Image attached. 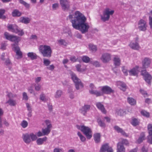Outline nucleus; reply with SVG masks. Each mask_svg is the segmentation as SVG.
Here are the masks:
<instances>
[{
	"label": "nucleus",
	"instance_id": "f257e3e1",
	"mask_svg": "<svg viewBox=\"0 0 152 152\" xmlns=\"http://www.w3.org/2000/svg\"><path fill=\"white\" fill-rule=\"evenodd\" d=\"M71 22L72 27L80 31L82 33L88 32L89 26L86 23V18L79 11L75 12L74 15L70 14L68 17Z\"/></svg>",
	"mask_w": 152,
	"mask_h": 152
},
{
	"label": "nucleus",
	"instance_id": "f03ea898",
	"mask_svg": "<svg viewBox=\"0 0 152 152\" xmlns=\"http://www.w3.org/2000/svg\"><path fill=\"white\" fill-rule=\"evenodd\" d=\"M114 13V10L109 7L106 8L103 10L102 14L100 15L101 19L105 22L109 20L110 16H112Z\"/></svg>",
	"mask_w": 152,
	"mask_h": 152
},
{
	"label": "nucleus",
	"instance_id": "7ed1b4c3",
	"mask_svg": "<svg viewBox=\"0 0 152 152\" xmlns=\"http://www.w3.org/2000/svg\"><path fill=\"white\" fill-rule=\"evenodd\" d=\"M39 50L43 57L49 58L51 56L52 50L49 46L45 45H40Z\"/></svg>",
	"mask_w": 152,
	"mask_h": 152
},
{
	"label": "nucleus",
	"instance_id": "20e7f679",
	"mask_svg": "<svg viewBox=\"0 0 152 152\" xmlns=\"http://www.w3.org/2000/svg\"><path fill=\"white\" fill-rule=\"evenodd\" d=\"M70 74L71 78L75 83V87L77 90H80L83 87V83L78 78L76 75L73 72H71Z\"/></svg>",
	"mask_w": 152,
	"mask_h": 152
},
{
	"label": "nucleus",
	"instance_id": "39448f33",
	"mask_svg": "<svg viewBox=\"0 0 152 152\" xmlns=\"http://www.w3.org/2000/svg\"><path fill=\"white\" fill-rule=\"evenodd\" d=\"M77 128L80 130L83 134L86 136L87 138L90 139L92 137V131L91 129L88 127L84 125L76 126Z\"/></svg>",
	"mask_w": 152,
	"mask_h": 152
},
{
	"label": "nucleus",
	"instance_id": "423d86ee",
	"mask_svg": "<svg viewBox=\"0 0 152 152\" xmlns=\"http://www.w3.org/2000/svg\"><path fill=\"white\" fill-rule=\"evenodd\" d=\"M7 28L9 30L11 31L12 32L17 34L19 36H22L24 34L23 30L20 29L15 25H9L7 26Z\"/></svg>",
	"mask_w": 152,
	"mask_h": 152
},
{
	"label": "nucleus",
	"instance_id": "0eeeda50",
	"mask_svg": "<svg viewBox=\"0 0 152 152\" xmlns=\"http://www.w3.org/2000/svg\"><path fill=\"white\" fill-rule=\"evenodd\" d=\"M4 36L6 39L12 42H14L15 43H18L20 40V37L16 36L10 35L7 32L4 33Z\"/></svg>",
	"mask_w": 152,
	"mask_h": 152
},
{
	"label": "nucleus",
	"instance_id": "6e6552de",
	"mask_svg": "<svg viewBox=\"0 0 152 152\" xmlns=\"http://www.w3.org/2000/svg\"><path fill=\"white\" fill-rule=\"evenodd\" d=\"M62 9L64 11H68L70 8V2L69 0H60Z\"/></svg>",
	"mask_w": 152,
	"mask_h": 152
},
{
	"label": "nucleus",
	"instance_id": "1a4fd4ad",
	"mask_svg": "<svg viewBox=\"0 0 152 152\" xmlns=\"http://www.w3.org/2000/svg\"><path fill=\"white\" fill-rule=\"evenodd\" d=\"M141 74L143 76L144 79L148 84H150L151 80L152 79L151 75L146 71L145 69L141 71Z\"/></svg>",
	"mask_w": 152,
	"mask_h": 152
},
{
	"label": "nucleus",
	"instance_id": "9d476101",
	"mask_svg": "<svg viewBox=\"0 0 152 152\" xmlns=\"http://www.w3.org/2000/svg\"><path fill=\"white\" fill-rule=\"evenodd\" d=\"M138 28L142 31H145L147 29V25L146 22L142 19L140 20L138 23Z\"/></svg>",
	"mask_w": 152,
	"mask_h": 152
},
{
	"label": "nucleus",
	"instance_id": "9b49d317",
	"mask_svg": "<svg viewBox=\"0 0 152 152\" xmlns=\"http://www.w3.org/2000/svg\"><path fill=\"white\" fill-rule=\"evenodd\" d=\"M111 54L107 53L102 54L100 58L101 60L104 63H106L109 62L111 60Z\"/></svg>",
	"mask_w": 152,
	"mask_h": 152
},
{
	"label": "nucleus",
	"instance_id": "f8f14e48",
	"mask_svg": "<svg viewBox=\"0 0 152 152\" xmlns=\"http://www.w3.org/2000/svg\"><path fill=\"white\" fill-rule=\"evenodd\" d=\"M139 38L136 37L135 38V41H132L129 45L131 48L135 50H138L140 48L138 42Z\"/></svg>",
	"mask_w": 152,
	"mask_h": 152
},
{
	"label": "nucleus",
	"instance_id": "ddd939ff",
	"mask_svg": "<svg viewBox=\"0 0 152 152\" xmlns=\"http://www.w3.org/2000/svg\"><path fill=\"white\" fill-rule=\"evenodd\" d=\"M89 87L91 88V89L89 91L90 94L95 95L96 96H100L102 94L101 91L94 90L96 88V87L93 84L91 83L90 84Z\"/></svg>",
	"mask_w": 152,
	"mask_h": 152
},
{
	"label": "nucleus",
	"instance_id": "4468645a",
	"mask_svg": "<svg viewBox=\"0 0 152 152\" xmlns=\"http://www.w3.org/2000/svg\"><path fill=\"white\" fill-rule=\"evenodd\" d=\"M101 90L102 91L101 93H102V94L100 96L103 95L104 94H110L111 93L114 92V90L108 86H103L101 89Z\"/></svg>",
	"mask_w": 152,
	"mask_h": 152
},
{
	"label": "nucleus",
	"instance_id": "2eb2a0df",
	"mask_svg": "<svg viewBox=\"0 0 152 152\" xmlns=\"http://www.w3.org/2000/svg\"><path fill=\"white\" fill-rule=\"evenodd\" d=\"M151 59L149 58H144L142 61V68L145 69L148 68L151 63Z\"/></svg>",
	"mask_w": 152,
	"mask_h": 152
},
{
	"label": "nucleus",
	"instance_id": "dca6fc26",
	"mask_svg": "<svg viewBox=\"0 0 152 152\" xmlns=\"http://www.w3.org/2000/svg\"><path fill=\"white\" fill-rule=\"evenodd\" d=\"M13 50L16 53L17 56L16 58L17 59L21 58L22 57V53L20 51L19 47L18 46H15L14 45L13 47Z\"/></svg>",
	"mask_w": 152,
	"mask_h": 152
},
{
	"label": "nucleus",
	"instance_id": "f3484780",
	"mask_svg": "<svg viewBox=\"0 0 152 152\" xmlns=\"http://www.w3.org/2000/svg\"><path fill=\"white\" fill-rule=\"evenodd\" d=\"M113 152V150L111 147H110L108 144L102 145L100 149V152Z\"/></svg>",
	"mask_w": 152,
	"mask_h": 152
},
{
	"label": "nucleus",
	"instance_id": "a211bd4d",
	"mask_svg": "<svg viewBox=\"0 0 152 152\" xmlns=\"http://www.w3.org/2000/svg\"><path fill=\"white\" fill-rule=\"evenodd\" d=\"M139 68V66H136L135 67L130 69L129 71V75L133 76L137 75L138 73V69Z\"/></svg>",
	"mask_w": 152,
	"mask_h": 152
},
{
	"label": "nucleus",
	"instance_id": "6ab92c4d",
	"mask_svg": "<svg viewBox=\"0 0 152 152\" xmlns=\"http://www.w3.org/2000/svg\"><path fill=\"white\" fill-rule=\"evenodd\" d=\"M22 138L23 141L27 144H29L31 142L30 134H23L22 135Z\"/></svg>",
	"mask_w": 152,
	"mask_h": 152
},
{
	"label": "nucleus",
	"instance_id": "aec40b11",
	"mask_svg": "<svg viewBox=\"0 0 152 152\" xmlns=\"http://www.w3.org/2000/svg\"><path fill=\"white\" fill-rule=\"evenodd\" d=\"M90 108V106L89 105H85L80 109V111L81 113L85 115Z\"/></svg>",
	"mask_w": 152,
	"mask_h": 152
},
{
	"label": "nucleus",
	"instance_id": "412c9836",
	"mask_svg": "<svg viewBox=\"0 0 152 152\" xmlns=\"http://www.w3.org/2000/svg\"><path fill=\"white\" fill-rule=\"evenodd\" d=\"M97 107L104 113H106V110L104 105L100 102H97L96 104Z\"/></svg>",
	"mask_w": 152,
	"mask_h": 152
},
{
	"label": "nucleus",
	"instance_id": "4be33fe9",
	"mask_svg": "<svg viewBox=\"0 0 152 152\" xmlns=\"http://www.w3.org/2000/svg\"><path fill=\"white\" fill-rule=\"evenodd\" d=\"M125 149L123 145L119 142L117 144V152H125Z\"/></svg>",
	"mask_w": 152,
	"mask_h": 152
},
{
	"label": "nucleus",
	"instance_id": "5701e85b",
	"mask_svg": "<svg viewBox=\"0 0 152 152\" xmlns=\"http://www.w3.org/2000/svg\"><path fill=\"white\" fill-rule=\"evenodd\" d=\"M114 64L116 66H119L120 64L121 60L117 56H115L113 58Z\"/></svg>",
	"mask_w": 152,
	"mask_h": 152
},
{
	"label": "nucleus",
	"instance_id": "b1692460",
	"mask_svg": "<svg viewBox=\"0 0 152 152\" xmlns=\"http://www.w3.org/2000/svg\"><path fill=\"white\" fill-rule=\"evenodd\" d=\"M145 133L142 132L140 134V136L137 140V142L138 143H140L142 142L143 140H145Z\"/></svg>",
	"mask_w": 152,
	"mask_h": 152
},
{
	"label": "nucleus",
	"instance_id": "393cba45",
	"mask_svg": "<svg viewBox=\"0 0 152 152\" xmlns=\"http://www.w3.org/2000/svg\"><path fill=\"white\" fill-rule=\"evenodd\" d=\"M27 55L28 57L30 58L32 60H34L37 58V55L36 53L33 52H29L27 53Z\"/></svg>",
	"mask_w": 152,
	"mask_h": 152
},
{
	"label": "nucleus",
	"instance_id": "a878e982",
	"mask_svg": "<svg viewBox=\"0 0 152 152\" xmlns=\"http://www.w3.org/2000/svg\"><path fill=\"white\" fill-rule=\"evenodd\" d=\"M30 19L28 18H24V17H21L19 20L20 22L23 23L25 24H28L29 23L30 21Z\"/></svg>",
	"mask_w": 152,
	"mask_h": 152
},
{
	"label": "nucleus",
	"instance_id": "bb28decb",
	"mask_svg": "<svg viewBox=\"0 0 152 152\" xmlns=\"http://www.w3.org/2000/svg\"><path fill=\"white\" fill-rule=\"evenodd\" d=\"M62 91L60 90L56 91L54 95V97L56 99H59L60 98L63 94Z\"/></svg>",
	"mask_w": 152,
	"mask_h": 152
},
{
	"label": "nucleus",
	"instance_id": "cd10ccee",
	"mask_svg": "<svg viewBox=\"0 0 152 152\" xmlns=\"http://www.w3.org/2000/svg\"><path fill=\"white\" fill-rule=\"evenodd\" d=\"M94 140L96 143H97L100 142L101 137L100 133H96L94 134Z\"/></svg>",
	"mask_w": 152,
	"mask_h": 152
},
{
	"label": "nucleus",
	"instance_id": "c85d7f7f",
	"mask_svg": "<svg viewBox=\"0 0 152 152\" xmlns=\"http://www.w3.org/2000/svg\"><path fill=\"white\" fill-rule=\"evenodd\" d=\"M115 111V114L118 115L123 116L125 114V111L123 109H117Z\"/></svg>",
	"mask_w": 152,
	"mask_h": 152
},
{
	"label": "nucleus",
	"instance_id": "c756f323",
	"mask_svg": "<svg viewBox=\"0 0 152 152\" xmlns=\"http://www.w3.org/2000/svg\"><path fill=\"white\" fill-rule=\"evenodd\" d=\"M6 103H8L10 105L12 106H15L17 104L15 100L10 98L6 102Z\"/></svg>",
	"mask_w": 152,
	"mask_h": 152
},
{
	"label": "nucleus",
	"instance_id": "7c9ffc66",
	"mask_svg": "<svg viewBox=\"0 0 152 152\" xmlns=\"http://www.w3.org/2000/svg\"><path fill=\"white\" fill-rule=\"evenodd\" d=\"M47 139L46 137H45L43 138H39L37 140V144L39 145H41L43 144L44 141H45Z\"/></svg>",
	"mask_w": 152,
	"mask_h": 152
},
{
	"label": "nucleus",
	"instance_id": "2f4dec72",
	"mask_svg": "<svg viewBox=\"0 0 152 152\" xmlns=\"http://www.w3.org/2000/svg\"><path fill=\"white\" fill-rule=\"evenodd\" d=\"M51 128L46 127L45 129H42V132L43 133L44 135H48L50 132Z\"/></svg>",
	"mask_w": 152,
	"mask_h": 152
},
{
	"label": "nucleus",
	"instance_id": "473e14b6",
	"mask_svg": "<svg viewBox=\"0 0 152 152\" xmlns=\"http://www.w3.org/2000/svg\"><path fill=\"white\" fill-rule=\"evenodd\" d=\"M21 13L17 10H15L12 12V15L13 17H19L21 15Z\"/></svg>",
	"mask_w": 152,
	"mask_h": 152
},
{
	"label": "nucleus",
	"instance_id": "72a5a7b5",
	"mask_svg": "<svg viewBox=\"0 0 152 152\" xmlns=\"http://www.w3.org/2000/svg\"><path fill=\"white\" fill-rule=\"evenodd\" d=\"M76 67L77 71L81 72H82L85 71L86 69L85 68H81V65L80 64H78L76 65Z\"/></svg>",
	"mask_w": 152,
	"mask_h": 152
},
{
	"label": "nucleus",
	"instance_id": "f704fd0d",
	"mask_svg": "<svg viewBox=\"0 0 152 152\" xmlns=\"http://www.w3.org/2000/svg\"><path fill=\"white\" fill-rule=\"evenodd\" d=\"M127 101L128 103L131 105H135L136 104V100L132 98H128Z\"/></svg>",
	"mask_w": 152,
	"mask_h": 152
},
{
	"label": "nucleus",
	"instance_id": "c9c22d12",
	"mask_svg": "<svg viewBox=\"0 0 152 152\" xmlns=\"http://www.w3.org/2000/svg\"><path fill=\"white\" fill-rule=\"evenodd\" d=\"M39 99L40 100L44 102H46L48 100V99L46 97L45 95L43 93L40 95Z\"/></svg>",
	"mask_w": 152,
	"mask_h": 152
},
{
	"label": "nucleus",
	"instance_id": "e433bc0d",
	"mask_svg": "<svg viewBox=\"0 0 152 152\" xmlns=\"http://www.w3.org/2000/svg\"><path fill=\"white\" fill-rule=\"evenodd\" d=\"M131 124L133 126H136L139 125V121L137 118H134L132 119Z\"/></svg>",
	"mask_w": 152,
	"mask_h": 152
},
{
	"label": "nucleus",
	"instance_id": "4c0bfd02",
	"mask_svg": "<svg viewBox=\"0 0 152 152\" xmlns=\"http://www.w3.org/2000/svg\"><path fill=\"white\" fill-rule=\"evenodd\" d=\"M19 2L22 4L27 9H29L30 7V5L24 1L23 0H19Z\"/></svg>",
	"mask_w": 152,
	"mask_h": 152
},
{
	"label": "nucleus",
	"instance_id": "58836bf2",
	"mask_svg": "<svg viewBox=\"0 0 152 152\" xmlns=\"http://www.w3.org/2000/svg\"><path fill=\"white\" fill-rule=\"evenodd\" d=\"M19 2L22 4L27 9H29L30 7V5L24 1L23 0H19Z\"/></svg>",
	"mask_w": 152,
	"mask_h": 152
},
{
	"label": "nucleus",
	"instance_id": "ea45409f",
	"mask_svg": "<svg viewBox=\"0 0 152 152\" xmlns=\"http://www.w3.org/2000/svg\"><path fill=\"white\" fill-rule=\"evenodd\" d=\"M19 2L22 4L27 9H29L30 7V5L24 1L23 0H19Z\"/></svg>",
	"mask_w": 152,
	"mask_h": 152
},
{
	"label": "nucleus",
	"instance_id": "a19ab883",
	"mask_svg": "<svg viewBox=\"0 0 152 152\" xmlns=\"http://www.w3.org/2000/svg\"><path fill=\"white\" fill-rule=\"evenodd\" d=\"M77 135L79 137L80 140L82 142H84L86 140V138L80 132H78L77 133Z\"/></svg>",
	"mask_w": 152,
	"mask_h": 152
},
{
	"label": "nucleus",
	"instance_id": "79ce46f5",
	"mask_svg": "<svg viewBox=\"0 0 152 152\" xmlns=\"http://www.w3.org/2000/svg\"><path fill=\"white\" fill-rule=\"evenodd\" d=\"M58 43L61 45H64L66 46L67 44V42L66 41L63 39H60L57 40Z\"/></svg>",
	"mask_w": 152,
	"mask_h": 152
},
{
	"label": "nucleus",
	"instance_id": "37998d69",
	"mask_svg": "<svg viewBox=\"0 0 152 152\" xmlns=\"http://www.w3.org/2000/svg\"><path fill=\"white\" fill-rule=\"evenodd\" d=\"M119 84L120 86H121V89L123 91H124L126 89V85L124 83L122 82H120L119 83Z\"/></svg>",
	"mask_w": 152,
	"mask_h": 152
},
{
	"label": "nucleus",
	"instance_id": "c03bdc74",
	"mask_svg": "<svg viewBox=\"0 0 152 152\" xmlns=\"http://www.w3.org/2000/svg\"><path fill=\"white\" fill-rule=\"evenodd\" d=\"M89 48L90 50L93 52H95L97 50L96 47L92 44L89 45Z\"/></svg>",
	"mask_w": 152,
	"mask_h": 152
},
{
	"label": "nucleus",
	"instance_id": "a18cd8bd",
	"mask_svg": "<svg viewBox=\"0 0 152 152\" xmlns=\"http://www.w3.org/2000/svg\"><path fill=\"white\" fill-rule=\"evenodd\" d=\"M83 61L86 63H88L90 61V58L86 56H84L82 57Z\"/></svg>",
	"mask_w": 152,
	"mask_h": 152
},
{
	"label": "nucleus",
	"instance_id": "49530a36",
	"mask_svg": "<svg viewBox=\"0 0 152 152\" xmlns=\"http://www.w3.org/2000/svg\"><path fill=\"white\" fill-rule=\"evenodd\" d=\"M141 113L142 115L147 118L149 117L150 116L149 113L144 110H142L141 111Z\"/></svg>",
	"mask_w": 152,
	"mask_h": 152
},
{
	"label": "nucleus",
	"instance_id": "de8ad7c7",
	"mask_svg": "<svg viewBox=\"0 0 152 152\" xmlns=\"http://www.w3.org/2000/svg\"><path fill=\"white\" fill-rule=\"evenodd\" d=\"M148 130L149 134H152V124H149L148 126Z\"/></svg>",
	"mask_w": 152,
	"mask_h": 152
},
{
	"label": "nucleus",
	"instance_id": "09e8293b",
	"mask_svg": "<svg viewBox=\"0 0 152 152\" xmlns=\"http://www.w3.org/2000/svg\"><path fill=\"white\" fill-rule=\"evenodd\" d=\"M28 125L27 122L25 120L23 121L21 123V125L23 128H26L27 126Z\"/></svg>",
	"mask_w": 152,
	"mask_h": 152
},
{
	"label": "nucleus",
	"instance_id": "8fccbe9b",
	"mask_svg": "<svg viewBox=\"0 0 152 152\" xmlns=\"http://www.w3.org/2000/svg\"><path fill=\"white\" fill-rule=\"evenodd\" d=\"M98 122L99 125L102 127H104L105 126V123L100 119L98 120Z\"/></svg>",
	"mask_w": 152,
	"mask_h": 152
},
{
	"label": "nucleus",
	"instance_id": "3c124183",
	"mask_svg": "<svg viewBox=\"0 0 152 152\" xmlns=\"http://www.w3.org/2000/svg\"><path fill=\"white\" fill-rule=\"evenodd\" d=\"M5 10L4 9H0V18H5L4 16H3L5 12Z\"/></svg>",
	"mask_w": 152,
	"mask_h": 152
},
{
	"label": "nucleus",
	"instance_id": "603ef678",
	"mask_svg": "<svg viewBox=\"0 0 152 152\" xmlns=\"http://www.w3.org/2000/svg\"><path fill=\"white\" fill-rule=\"evenodd\" d=\"M147 142L150 144H152V134H149L147 137Z\"/></svg>",
	"mask_w": 152,
	"mask_h": 152
},
{
	"label": "nucleus",
	"instance_id": "864d4df0",
	"mask_svg": "<svg viewBox=\"0 0 152 152\" xmlns=\"http://www.w3.org/2000/svg\"><path fill=\"white\" fill-rule=\"evenodd\" d=\"M45 123L47 126V127L51 128L52 126L50 121L49 120H46L45 121Z\"/></svg>",
	"mask_w": 152,
	"mask_h": 152
},
{
	"label": "nucleus",
	"instance_id": "5fc2aeb1",
	"mask_svg": "<svg viewBox=\"0 0 152 152\" xmlns=\"http://www.w3.org/2000/svg\"><path fill=\"white\" fill-rule=\"evenodd\" d=\"M91 63L93 65L95 66L96 67H99L100 66L99 63L98 61H91Z\"/></svg>",
	"mask_w": 152,
	"mask_h": 152
},
{
	"label": "nucleus",
	"instance_id": "6e6d98bb",
	"mask_svg": "<svg viewBox=\"0 0 152 152\" xmlns=\"http://www.w3.org/2000/svg\"><path fill=\"white\" fill-rule=\"evenodd\" d=\"M7 96L9 99H12V98H15L16 96V94H13L11 92L8 93Z\"/></svg>",
	"mask_w": 152,
	"mask_h": 152
},
{
	"label": "nucleus",
	"instance_id": "4d7b16f0",
	"mask_svg": "<svg viewBox=\"0 0 152 152\" xmlns=\"http://www.w3.org/2000/svg\"><path fill=\"white\" fill-rule=\"evenodd\" d=\"M122 71L125 75L127 76L128 75V71L126 67L123 66L122 67Z\"/></svg>",
	"mask_w": 152,
	"mask_h": 152
},
{
	"label": "nucleus",
	"instance_id": "13d9d810",
	"mask_svg": "<svg viewBox=\"0 0 152 152\" xmlns=\"http://www.w3.org/2000/svg\"><path fill=\"white\" fill-rule=\"evenodd\" d=\"M43 63L45 66H48L50 64V62L48 59H44Z\"/></svg>",
	"mask_w": 152,
	"mask_h": 152
},
{
	"label": "nucleus",
	"instance_id": "bf43d9fd",
	"mask_svg": "<svg viewBox=\"0 0 152 152\" xmlns=\"http://www.w3.org/2000/svg\"><path fill=\"white\" fill-rule=\"evenodd\" d=\"M23 99L25 101H27L28 99V97L27 95V94L25 92H24L23 93Z\"/></svg>",
	"mask_w": 152,
	"mask_h": 152
},
{
	"label": "nucleus",
	"instance_id": "052dcab7",
	"mask_svg": "<svg viewBox=\"0 0 152 152\" xmlns=\"http://www.w3.org/2000/svg\"><path fill=\"white\" fill-rule=\"evenodd\" d=\"M34 87L35 90L39 91L41 88V86L39 84H35L34 85Z\"/></svg>",
	"mask_w": 152,
	"mask_h": 152
},
{
	"label": "nucleus",
	"instance_id": "680f3d73",
	"mask_svg": "<svg viewBox=\"0 0 152 152\" xmlns=\"http://www.w3.org/2000/svg\"><path fill=\"white\" fill-rule=\"evenodd\" d=\"M30 136L32 141L35 140L37 138V136L33 133L30 134Z\"/></svg>",
	"mask_w": 152,
	"mask_h": 152
},
{
	"label": "nucleus",
	"instance_id": "e2e57ef3",
	"mask_svg": "<svg viewBox=\"0 0 152 152\" xmlns=\"http://www.w3.org/2000/svg\"><path fill=\"white\" fill-rule=\"evenodd\" d=\"M121 144L122 145L124 144L126 145H128L129 144V142L127 140L123 139L121 141Z\"/></svg>",
	"mask_w": 152,
	"mask_h": 152
},
{
	"label": "nucleus",
	"instance_id": "0e129e2a",
	"mask_svg": "<svg viewBox=\"0 0 152 152\" xmlns=\"http://www.w3.org/2000/svg\"><path fill=\"white\" fill-rule=\"evenodd\" d=\"M114 129L118 132H120L122 129L118 126H115L114 127Z\"/></svg>",
	"mask_w": 152,
	"mask_h": 152
},
{
	"label": "nucleus",
	"instance_id": "69168bd1",
	"mask_svg": "<svg viewBox=\"0 0 152 152\" xmlns=\"http://www.w3.org/2000/svg\"><path fill=\"white\" fill-rule=\"evenodd\" d=\"M53 152H64L62 149L56 148L53 150Z\"/></svg>",
	"mask_w": 152,
	"mask_h": 152
},
{
	"label": "nucleus",
	"instance_id": "338daca9",
	"mask_svg": "<svg viewBox=\"0 0 152 152\" xmlns=\"http://www.w3.org/2000/svg\"><path fill=\"white\" fill-rule=\"evenodd\" d=\"M71 33L69 30L66 28H64L63 30V33H68L69 34Z\"/></svg>",
	"mask_w": 152,
	"mask_h": 152
},
{
	"label": "nucleus",
	"instance_id": "774afa93",
	"mask_svg": "<svg viewBox=\"0 0 152 152\" xmlns=\"http://www.w3.org/2000/svg\"><path fill=\"white\" fill-rule=\"evenodd\" d=\"M149 24L150 28L152 29V17H149Z\"/></svg>",
	"mask_w": 152,
	"mask_h": 152
}]
</instances>
